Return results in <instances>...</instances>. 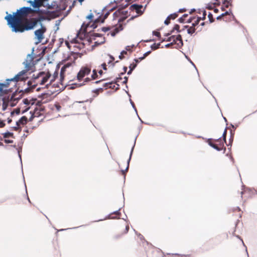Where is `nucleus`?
Here are the masks:
<instances>
[{
	"label": "nucleus",
	"mask_w": 257,
	"mask_h": 257,
	"mask_svg": "<svg viewBox=\"0 0 257 257\" xmlns=\"http://www.w3.org/2000/svg\"><path fill=\"white\" fill-rule=\"evenodd\" d=\"M34 11L29 7H23L18 10L13 15L9 14L5 17L8 25L11 28L14 27L19 23L23 22L29 14H32Z\"/></svg>",
	"instance_id": "nucleus-1"
},
{
	"label": "nucleus",
	"mask_w": 257,
	"mask_h": 257,
	"mask_svg": "<svg viewBox=\"0 0 257 257\" xmlns=\"http://www.w3.org/2000/svg\"><path fill=\"white\" fill-rule=\"evenodd\" d=\"M109 15V12H107L102 17L100 16L98 18L95 19L93 22L92 21V19L93 18V15L92 14H89L87 18L90 20V21L85 24L83 23L82 25L81 28L80 30L77 34V37L79 38L80 39L83 40L87 35V29L88 27L92 28L93 29H95L97 26V24L101 22L103 23L104 20L107 18L108 16Z\"/></svg>",
	"instance_id": "nucleus-2"
},
{
	"label": "nucleus",
	"mask_w": 257,
	"mask_h": 257,
	"mask_svg": "<svg viewBox=\"0 0 257 257\" xmlns=\"http://www.w3.org/2000/svg\"><path fill=\"white\" fill-rule=\"evenodd\" d=\"M51 77V74L49 72H40L36 75H34L32 79L28 82V88L25 89V92H29L38 85H44Z\"/></svg>",
	"instance_id": "nucleus-3"
},
{
	"label": "nucleus",
	"mask_w": 257,
	"mask_h": 257,
	"mask_svg": "<svg viewBox=\"0 0 257 257\" xmlns=\"http://www.w3.org/2000/svg\"><path fill=\"white\" fill-rule=\"evenodd\" d=\"M39 20L35 18L25 19L23 22L19 23L12 28L15 32H23L25 30L32 29L38 23Z\"/></svg>",
	"instance_id": "nucleus-4"
},
{
	"label": "nucleus",
	"mask_w": 257,
	"mask_h": 257,
	"mask_svg": "<svg viewBox=\"0 0 257 257\" xmlns=\"http://www.w3.org/2000/svg\"><path fill=\"white\" fill-rule=\"evenodd\" d=\"M91 65L86 64L82 66L77 75V79L79 81L84 80V77L88 75L91 72Z\"/></svg>",
	"instance_id": "nucleus-5"
},
{
	"label": "nucleus",
	"mask_w": 257,
	"mask_h": 257,
	"mask_svg": "<svg viewBox=\"0 0 257 257\" xmlns=\"http://www.w3.org/2000/svg\"><path fill=\"white\" fill-rule=\"evenodd\" d=\"M23 92L22 91L18 92L16 91L15 93H14L11 96L10 98H8V100L7 101L8 105L11 106H15L18 103L19 99H20L23 95Z\"/></svg>",
	"instance_id": "nucleus-6"
},
{
	"label": "nucleus",
	"mask_w": 257,
	"mask_h": 257,
	"mask_svg": "<svg viewBox=\"0 0 257 257\" xmlns=\"http://www.w3.org/2000/svg\"><path fill=\"white\" fill-rule=\"evenodd\" d=\"M25 65V69L23 71H25L26 73L28 74L29 71H33V68L34 67L33 58L29 55L26 60L23 62Z\"/></svg>",
	"instance_id": "nucleus-7"
},
{
	"label": "nucleus",
	"mask_w": 257,
	"mask_h": 257,
	"mask_svg": "<svg viewBox=\"0 0 257 257\" xmlns=\"http://www.w3.org/2000/svg\"><path fill=\"white\" fill-rule=\"evenodd\" d=\"M28 78V74L26 73L25 71H21L13 78L8 79V81H25Z\"/></svg>",
	"instance_id": "nucleus-8"
},
{
	"label": "nucleus",
	"mask_w": 257,
	"mask_h": 257,
	"mask_svg": "<svg viewBox=\"0 0 257 257\" xmlns=\"http://www.w3.org/2000/svg\"><path fill=\"white\" fill-rule=\"evenodd\" d=\"M46 31V28L44 27H42L41 28L35 31V35L36 39L38 40L37 44L41 43L44 39V34Z\"/></svg>",
	"instance_id": "nucleus-9"
},
{
	"label": "nucleus",
	"mask_w": 257,
	"mask_h": 257,
	"mask_svg": "<svg viewBox=\"0 0 257 257\" xmlns=\"http://www.w3.org/2000/svg\"><path fill=\"white\" fill-rule=\"evenodd\" d=\"M28 122V118L26 116H22L18 121L16 122V126L13 127V130L15 131H21V125L26 124Z\"/></svg>",
	"instance_id": "nucleus-10"
},
{
	"label": "nucleus",
	"mask_w": 257,
	"mask_h": 257,
	"mask_svg": "<svg viewBox=\"0 0 257 257\" xmlns=\"http://www.w3.org/2000/svg\"><path fill=\"white\" fill-rule=\"evenodd\" d=\"M166 41H173L174 44H176L178 47H181L183 45V41L180 35H178L177 36H172L169 37Z\"/></svg>",
	"instance_id": "nucleus-11"
},
{
	"label": "nucleus",
	"mask_w": 257,
	"mask_h": 257,
	"mask_svg": "<svg viewBox=\"0 0 257 257\" xmlns=\"http://www.w3.org/2000/svg\"><path fill=\"white\" fill-rule=\"evenodd\" d=\"M207 143L210 146H211V147L213 148L214 149L218 151H221L223 149L225 150V147H224V146L223 143L216 144L215 142H214L213 140H212V139H208L207 141Z\"/></svg>",
	"instance_id": "nucleus-12"
},
{
	"label": "nucleus",
	"mask_w": 257,
	"mask_h": 257,
	"mask_svg": "<svg viewBox=\"0 0 257 257\" xmlns=\"http://www.w3.org/2000/svg\"><path fill=\"white\" fill-rule=\"evenodd\" d=\"M74 63V62H67L65 63L64 66L61 68L60 76V81L61 84L63 85V81L65 76V72L66 71V69L70 67H71L73 64Z\"/></svg>",
	"instance_id": "nucleus-13"
},
{
	"label": "nucleus",
	"mask_w": 257,
	"mask_h": 257,
	"mask_svg": "<svg viewBox=\"0 0 257 257\" xmlns=\"http://www.w3.org/2000/svg\"><path fill=\"white\" fill-rule=\"evenodd\" d=\"M9 82L0 83V96L6 94L9 92Z\"/></svg>",
	"instance_id": "nucleus-14"
},
{
	"label": "nucleus",
	"mask_w": 257,
	"mask_h": 257,
	"mask_svg": "<svg viewBox=\"0 0 257 257\" xmlns=\"http://www.w3.org/2000/svg\"><path fill=\"white\" fill-rule=\"evenodd\" d=\"M200 20H201L200 17H197L196 19L195 17H190L189 19H188L186 21V22L187 23H190L194 21V22L192 24V25H193L194 27H195L196 26H197L198 25Z\"/></svg>",
	"instance_id": "nucleus-15"
},
{
	"label": "nucleus",
	"mask_w": 257,
	"mask_h": 257,
	"mask_svg": "<svg viewBox=\"0 0 257 257\" xmlns=\"http://www.w3.org/2000/svg\"><path fill=\"white\" fill-rule=\"evenodd\" d=\"M98 78V74L96 70L94 69L92 71V74L91 75V78L86 77L84 79L85 82H88L91 80H95Z\"/></svg>",
	"instance_id": "nucleus-16"
},
{
	"label": "nucleus",
	"mask_w": 257,
	"mask_h": 257,
	"mask_svg": "<svg viewBox=\"0 0 257 257\" xmlns=\"http://www.w3.org/2000/svg\"><path fill=\"white\" fill-rule=\"evenodd\" d=\"M184 30L185 29H186L188 34H190V35H192L193 34H194L196 31L195 27H194L192 25H191V26H189V25L184 26Z\"/></svg>",
	"instance_id": "nucleus-17"
},
{
	"label": "nucleus",
	"mask_w": 257,
	"mask_h": 257,
	"mask_svg": "<svg viewBox=\"0 0 257 257\" xmlns=\"http://www.w3.org/2000/svg\"><path fill=\"white\" fill-rule=\"evenodd\" d=\"M122 26L119 24L118 27L115 28L113 31L111 32V35L114 37L117 33L122 30Z\"/></svg>",
	"instance_id": "nucleus-18"
},
{
	"label": "nucleus",
	"mask_w": 257,
	"mask_h": 257,
	"mask_svg": "<svg viewBox=\"0 0 257 257\" xmlns=\"http://www.w3.org/2000/svg\"><path fill=\"white\" fill-rule=\"evenodd\" d=\"M23 101L25 104H27V105H29V104L33 105L35 103L36 101H37L36 99H29V98H25Z\"/></svg>",
	"instance_id": "nucleus-19"
},
{
	"label": "nucleus",
	"mask_w": 257,
	"mask_h": 257,
	"mask_svg": "<svg viewBox=\"0 0 257 257\" xmlns=\"http://www.w3.org/2000/svg\"><path fill=\"white\" fill-rule=\"evenodd\" d=\"M120 213L119 211H116L113 213L109 215V218L110 219H117L119 218Z\"/></svg>",
	"instance_id": "nucleus-20"
},
{
	"label": "nucleus",
	"mask_w": 257,
	"mask_h": 257,
	"mask_svg": "<svg viewBox=\"0 0 257 257\" xmlns=\"http://www.w3.org/2000/svg\"><path fill=\"white\" fill-rule=\"evenodd\" d=\"M217 2L215 3V4L220 5V2H219V0H216ZM222 4L223 6L226 8H228L230 3L228 0H222Z\"/></svg>",
	"instance_id": "nucleus-21"
},
{
	"label": "nucleus",
	"mask_w": 257,
	"mask_h": 257,
	"mask_svg": "<svg viewBox=\"0 0 257 257\" xmlns=\"http://www.w3.org/2000/svg\"><path fill=\"white\" fill-rule=\"evenodd\" d=\"M3 136L5 139H8L9 137L14 138V134L8 132L3 134Z\"/></svg>",
	"instance_id": "nucleus-22"
},
{
	"label": "nucleus",
	"mask_w": 257,
	"mask_h": 257,
	"mask_svg": "<svg viewBox=\"0 0 257 257\" xmlns=\"http://www.w3.org/2000/svg\"><path fill=\"white\" fill-rule=\"evenodd\" d=\"M134 61H135V63L133 62V63L131 64L129 66L131 70H133L136 67L137 63L139 62V61L138 59H135Z\"/></svg>",
	"instance_id": "nucleus-23"
},
{
	"label": "nucleus",
	"mask_w": 257,
	"mask_h": 257,
	"mask_svg": "<svg viewBox=\"0 0 257 257\" xmlns=\"http://www.w3.org/2000/svg\"><path fill=\"white\" fill-rule=\"evenodd\" d=\"M132 7H133L134 9L138 13H139V11H140L143 7L141 5H138L136 4L132 5Z\"/></svg>",
	"instance_id": "nucleus-24"
},
{
	"label": "nucleus",
	"mask_w": 257,
	"mask_h": 257,
	"mask_svg": "<svg viewBox=\"0 0 257 257\" xmlns=\"http://www.w3.org/2000/svg\"><path fill=\"white\" fill-rule=\"evenodd\" d=\"M121 12L120 10H118L113 13V17L114 19L118 18L121 15Z\"/></svg>",
	"instance_id": "nucleus-25"
},
{
	"label": "nucleus",
	"mask_w": 257,
	"mask_h": 257,
	"mask_svg": "<svg viewBox=\"0 0 257 257\" xmlns=\"http://www.w3.org/2000/svg\"><path fill=\"white\" fill-rule=\"evenodd\" d=\"M58 72L57 71H55L52 77V79L50 80V84L55 81L56 78L58 76Z\"/></svg>",
	"instance_id": "nucleus-26"
},
{
	"label": "nucleus",
	"mask_w": 257,
	"mask_h": 257,
	"mask_svg": "<svg viewBox=\"0 0 257 257\" xmlns=\"http://www.w3.org/2000/svg\"><path fill=\"white\" fill-rule=\"evenodd\" d=\"M161 44L160 43H158V44H153L152 46H151V48L152 50H156L158 48H160V46Z\"/></svg>",
	"instance_id": "nucleus-27"
},
{
	"label": "nucleus",
	"mask_w": 257,
	"mask_h": 257,
	"mask_svg": "<svg viewBox=\"0 0 257 257\" xmlns=\"http://www.w3.org/2000/svg\"><path fill=\"white\" fill-rule=\"evenodd\" d=\"M112 84L113 83L112 82L105 83L103 84V86L106 88H112Z\"/></svg>",
	"instance_id": "nucleus-28"
},
{
	"label": "nucleus",
	"mask_w": 257,
	"mask_h": 257,
	"mask_svg": "<svg viewBox=\"0 0 257 257\" xmlns=\"http://www.w3.org/2000/svg\"><path fill=\"white\" fill-rule=\"evenodd\" d=\"M188 16V15L184 14L182 17L179 19V21L181 23H184L185 21V18Z\"/></svg>",
	"instance_id": "nucleus-29"
},
{
	"label": "nucleus",
	"mask_w": 257,
	"mask_h": 257,
	"mask_svg": "<svg viewBox=\"0 0 257 257\" xmlns=\"http://www.w3.org/2000/svg\"><path fill=\"white\" fill-rule=\"evenodd\" d=\"M170 19L174 20L178 17V14L177 13H174L172 14H171L168 16Z\"/></svg>",
	"instance_id": "nucleus-30"
},
{
	"label": "nucleus",
	"mask_w": 257,
	"mask_h": 257,
	"mask_svg": "<svg viewBox=\"0 0 257 257\" xmlns=\"http://www.w3.org/2000/svg\"><path fill=\"white\" fill-rule=\"evenodd\" d=\"M214 142H215L216 144H220V143H223L224 144V143H225L223 140H222L221 138H219L218 139L214 140Z\"/></svg>",
	"instance_id": "nucleus-31"
},
{
	"label": "nucleus",
	"mask_w": 257,
	"mask_h": 257,
	"mask_svg": "<svg viewBox=\"0 0 257 257\" xmlns=\"http://www.w3.org/2000/svg\"><path fill=\"white\" fill-rule=\"evenodd\" d=\"M227 134V129L225 128L223 132L222 137H223V141L226 143V136Z\"/></svg>",
	"instance_id": "nucleus-32"
},
{
	"label": "nucleus",
	"mask_w": 257,
	"mask_h": 257,
	"mask_svg": "<svg viewBox=\"0 0 257 257\" xmlns=\"http://www.w3.org/2000/svg\"><path fill=\"white\" fill-rule=\"evenodd\" d=\"M208 17L209 18V21L210 23H212L214 22V19L213 18V16L211 13H209L208 15Z\"/></svg>",
	"instance_id": "nucleus-33"
},
{
	"label": "nucleus",
	"mask_w": 257,
	"mask_h": 257,
	"mask_svg": "<svg viewBox=\"0 0 257 257\" xmlns=\"http://www.w3.org/2000/svg\"><path fill=\"white\" fill-rule=\"evenodd\" d=\"M235 211L237 212V213H238L237 216L239 218H240L241 216V210H240V208L237 207V208L235 209Z\"/></svg>",
	"instance_id": "nucleus-34"
},
{
	"label": "nucleus",
	"mask_w": 257,
	"mask_h": 257,
	"mask_svg": "<svg viewBox=\"0 0 257 257\" xmlns=\"http://www.w3.org/2000/svg\"><path fill=\"white\" fill-rule=\"evenodd\" d=\"M179 28H180V27H179V26L178 25H175V26H174V27L173 28V30H176L178 32H182V31H183L184 30V29L183 28L182 30L179 31Z\"/></svg>",
	"instance_id": "nucleus-35"
},
{
	"label": "nucleus",
	"mask_w": 257,
	"mask_h": 257,
	"mask_svg": "<svg viewBox=\"0 0 257 257\" xmlns=\"http://www.w3.org/2000/svg\"><path fill=\"white\" fill-rule=\"evenodd\" d=\"M228 15V12H226L222 14L221 15L217 17V20H220L223 17Z\"/></svg>",
	"instance_id": "nucleus-36"
},
{
	"label": "nucleus",
	"mask_w": 257,
	"mask_h": 257,
	"mask_svg": "<svg viewBox=\"0 0 257 257\" xmlns=\"http://www.w3.org/2000/svg\"><path fill=\"white\" fill-rule=\"evenodd\" d=\"M129 160H130V159ZM129 161H130V160H128L127 162V166H126V169L125 170H121V172L123 175H125L126 172L127 171V170H128V167H129Z\"/></svg>",
	"instance_id": "nucleus-37"
},
{
	"label": "nucleus",
	"mask_w": 257,
	"mask_h": 257,
	"mask_svg": "<svg viewBox=\"0 0 257 257\" xmlns=\"http://www.w3.org/2000/svg\"><path fill=\"white\" fill-rule=\"evenodd\" d=\"M153 34L154 35L157 36V37L160 38L161 37V34L160 32H157V31H153Z\"/></svg>",
	"instance_id": "nucleus-38"
},
{
	"label": "nucleus",
	"mask_w": 257,
	"mask_h": 257,
	"mask_svg": "<svg viewBox=\"0 0 257 257\" xmlns=\"http://www.w3.org/2000/svg\"><path fill=\"white\" fill-rule=\"evenodd\" d=\"M129 228H130V227H129L128 224H126L125 225V230H124V231H123V233L124 234L128 232V230H129Z\"/></svg>",
	"instance_id": "nucleus-39"
},
{
	"label": "nucleus",
	"mask_w": 257,
	"mask_h": 257,
	"mask_svg": "<svg viewBox=\"0 0 257 257\" xmlns=\"http://www.w3.org/2000/svg\"><path fill=\"white\" fill-rule=\"evenodd\" d=\"M170 20H171L170 18L169 17H168L167 18L165 21L164 23L166 25H169L170 24Z\"/></svg>",
	"instance_id": "nucleus-40"
},
{
	"label": "nucleus",
	"mask_w": 257,
	"mask_h": 257,
	"mask_svg": "<svg viewBox=\"0 0 257 257\" xmlns=\"http://www.w3.org/2000/svg\"><path fill=\"white\" fill-rule=\"evenodd\" d=\"M110 29V27H109L102 28V31L104 32H106L109 31Z\"/></svg>",
	"instance_id": "nucleus-41"
},
{
	"label": "nucleus",
	"mask_w": 257,
	"mask_h": 257,
	"mask_svg": "<svg viewBox=\"0 0 257 257\" xmlns=\"http://www.w3.org/2000/svg\"><path fill=\"white\" fill-rule=\"evenodd\" d=\"M5 123L4 121L0 120V128L4 127L5 126Z\"/></svg>",
	"instance_id": "nucleus-42"
},
{
	"label": "nucleus",
	"mask_w": 257,
	"mask_h": 257,
	"mask_svg": "<svg viewBox=\"0 0 257 257\" xmlns=\"http://www.w3.org/2000/svg\"><path fill=\"white\" fill-rule=\"evenodd\" d=\"M5 142L6 143H7V144H11V143H13V141L12 140H9V139H6L5 140Z\"/></svg>",
	"instance_id": "nucleus-43"
},
{
	"label": "nucleus",
	"mask_w": 257,
	"mask_h": 257,
	"mask_svg": "<svg viewBox=\"0 0 257 257\" xmlns=\"http://www.w3.org/2000/svg\"><path fill=\"white\" fill-rule=\"evenodd\" d=\"M101 66H102V68H103L104 70H106L107 69V68H106V63H102V64H101Z\"/></svg>",
	"instance_id": "nucleus-44"
},
{
	"label": "nucleus",
	"mask_w": 257,
	"mask_h": 257,
	"mask_svg": "<svg viewBox=\"0 0 257 257\" xmlns=\"http://www.w3.org/2000/svg\"><path fill=\"white\" fill-rule=\"evenodd\" d=\"M173 44H174V43H173V41H172L171 43H169V44H166V45H165V47H166V48H169L171 46L173 45Z\"/></svg>",
	"instance_id": "nucleus-45"
},
{
	"label": "nucleus",
	"mask_w": 257,
	"mask_h": 257,
	"mask_svg": "<svg viewBox=\"0 0 257 257\" xmlns=\"http://www.w3.org/2000/svg\"><path fill=\"white\" fill-rule=\"evenodd\" d=\"M127 69V67L124 66L123 67V72L121 73V75H123V74H124L126 72Z\"/></svg>",
	"instance_id": "nucleus-46"
},
{
	"label": "nucleus",
	"mask_w": 257,
	"mask_h": 257,
	"mask_svg": "<svg viewBox=\"0 0 257 257\" xmlns=\"http://www.w3.org/2000/svg\"><path fill=\"white\" fill-rule=\"evenodd\" d=\"M127 82V77H124V80L122 82V83L123 84H126Z\"/></svg>",
	"instance_id": "nucleus-47"
},
{
	"label": "nucleus",
	"mask_w": 257,
	"mask_h": 257,
	"mask_svg": "<svg viewBox=\"0 0 257 257\" xmlns=\"http://www.w3.org/2000/svg\"><path fill=\"white\" fill-rule=\"evenodd\" d=\"M122 79V78L121 77H117L116 78V82H119L120 80Z\"/></svg>",
	"instance_id": "nucleus-48"
},
{
	"label": "nucleus",
	"mask_w": 257,
	"mask_h": 257,
	"mask_svg": "<svg viewBox=\"0 0 257 257\" xmlns=\"http://www.w3.org/2000/svg\"><path fill=\"white\" fill-rule=\"evenodd\" d=\"M151 53L150 51L147 52L146 53L144 54V56L146 58L150 53Z\"/></svg>",
	"instance_id": "nucleus-49"
},
{
	"label": "nucleus",
	"mask_w": 257,
	"mask_h": 257,
	"mask_svg": "<svg viewBox=\"0 0 257 257\" xmlns=\"http://www.w3.org/2000/svg\"><path fill=\"white\" fill-rule=\"evenodd\" d=\"M94 36H95V37H100L101 35H100V34H99L98 33H94Z\"/></svg>",
	"instance_id": "nucleus-50"
},
{
	"label": "nucleus",
	"mask_w": 257,
	"mask_h": 257,
	"mask_svg": "<svg viewBox=\"0 0 257 257\" xmlns=\"http://www.w3.org/2000/svg\"><path fill=\"white\" fill-rule=\"evenodd\" d=\"M98 73L101 76L103 74V71L102 70H100L98 72Z\"/></svg>",
	"instance_id": "nucleus-51"
},
{
	"label": "nucleus",
	"mask_w": 257,
	"mask_h": 257,
	"mask_svg": "<svg viewBox=\"0 0 257 257\" xmlns=\"http://www.w3.org/2000/svg\"><path fill=\"white\" fill-rule=\"evenodd\" d=\"M121 55H123L124 54H127V52L125 51H122L121 52Z\"/></svg>",
	"instance_id": "nucleus-52"
},
{
	"label": "nucleus",
	"mask_w": 257,
	"mask_h": 257,
	"mask_svg": "<svg viewBox=\"0 0 257 257\" xmlns=\"http://www.w3.org/2000/svg\"><path fill=\"white\" fill-rule=\"evenodd\" d=\"M145 58V57L144 56L143 57H140L138 60H139V61L140 62V61H142V60H143Z\"/></svg>",
	"instance_id": "nucleus-53"
},
{
	"label": "nucleus",
	"mask_w": 257,
	"mask_h": 257,
	"mask_svg": "<svg viewBox=\"0 0 257 257\" xmlns=\"http://www.w3.org/2000/svg\"><path fill=\"white\" fill-rule=\"evenodd\" d=\"M105 79H102V80H98V81H96L95 82V83H96V84L102 82V81H103Z\"/></svg>",
	"instance_id": "nucleus-54"
},
{
	"label": "nucleus",
	"mask_w": 257,
	"mask_h": 257,
	"mask_svg": "<svg viewBox=\"0 0 257 257\" xmlns=\"http://www.w3.org/2000/svg\"><path fill=\"white\" fill-rule=\"evenodd\" d=\"M12 119L9 118H8V123L9 124L11 123L12 122Z\"/></svg>",
	"instance_id": "nucleus-55"
},
{
	"label": "nucleus",
	"mask_w": 257,
	"mask_h": 257,
	"mask_svg": "<svg viewBox=\"0 0 257 257\" xmlns=\"http://www.w3.org/2000/svg\"><path fill=\"white\" fill-rule=\"evenodd\" d=\"M20 109H16V113L17 114H19V113H20Z\"/></svg>",
	"instance_id": "nucleus-56"
},
{
	"label": "nucleus",
	"mask_w": 257,
	"mask_h": 257,
	"mask_svg": "<svg viewBox=\"0 0 257 257\" xmlns=\"http://www.w3.org/2000/svg\"><path fill=\"white\" fill-rule=\"evenodd\" d=\"M124 58L123 55H121V54L120 53V55L119 56V58L120 59H122Z\"/></svg>",
	"instance_id": "nucleus-57"
},
{
	"label": "nucleus",
	"mask_w": 257,
	"mask_h": 257,
	"mask_svg": "<svg viewBox=\"0 0 257 257\" xmlns=\"http://www.w3.org/2000/svg\"><path fill=\"white\" fill-rule=\"evenodd\" d=\"M206 12L204 11V13H203V19H205V16H206Z\"/></svg>",
	"instance_id": "nucleus-58"
},
{
	"label": "nucleus",
	"mask_w": 257,
	"mask_h": 257,
	"mask_svg": "<svg viewBox=\"0 0 257 257\" xmlns=\"http://www.w3.org/2000/svg\"><path fill=\"white\" fill-rule=\"evenodd\" d=\"M218 11H218V10L217 9H214V13H218Z\"/></svg>",
	"instance_id": "nucleus-59"
},
{
	"label": "nucleus",
	"mask_w": 257,
	"mask_h": 257,
	"mask_svg": "<svg viewBox=\"0 0 257 257\" xmlns=\"http://www.w3.org/2000/svg\"><path fill=\"white\" fill-rule=\"evenodd\" d=\"M133 70H131V69H130V70L128 71V72H127V74H131L132 73V72Z\"/></svg>",
	"instance_id": "nucleus-60"
},
{
	"label": "nucleus",
	"mask_w": 257,
	"mask_h": 257,
	"mask_svg": "<svg viewBox=\"0 0 257 257\" xmlns=\"http://www.w3.org/2000/svg\"><path fill=\"white\" fill-rule=\"evenodd\" d=\"M122 21V18H119L117 20L118 22H121Z\"/></svg>",
	"instance_id": "nucleus-61"
},
{
	"label": "nucleus",
	"mask_w": 257,
	"mask_h": 257,
	"mask_svg": "<svg viewBox=\"0 0 257 257\" xmlns=\"http://www.w3.org/2000/svg\"><path fill=\"white\" fill-rule=\"evenodd\" d=\"M221 10L223 11H224L225 10V7L222 6V7H221Z\"/></svg>",
	"instance_id": "nucleus-62"
},
{
	"label": "nucleus",
	"mask_w": 257,
	"mask_h": 257,
	"mask_svg": "<svg viewBox=\"0 0 257 257\" xmlns=\"http://www.w3.org/2000/svg\"><path fill=\"white\" fill-rule=\"evenodd\" d=\"M110 58L112 59V61H113L114 60V58L112 56H110Z\"/></svg>",
	"instance_id": "nucleus-63"
},
{
	"label": "nucleus",
	"mask_w": 257,
	"mask_h": 257,
	"mask_svg": "<svg viewBox=\"0 0 257 257\" xmlns=\"http://www.w3.org/2000/svg\"><path fill=\"white\" fill-rule=\"evenodd\" d=\"M126 50H130L129 46H127V47L126 48Z\"/></svg>",
	"instance_id": "nucleus-64"
}]
</instances>
